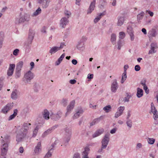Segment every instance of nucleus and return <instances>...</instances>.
I'll return each mask as SVG.
<instances>
[{
    "label": "nucleus",
    "instance_id": "nucleus-1",
    "mask_svg": "<svg viewBox=\"0 0 158 158\" xmlns=\"http://www.w3.org/2000/svg\"><path fill=\"white\" fill-rule=\"evenodd\" d=\"M31 123H24L23 125V127L20 130V132L17 134L16 136V141L19 142L21 141L22 139L26 135L27 133V130Z\"/></svg>",
    "mask_w": 158,
    "mask_h": 158
},
{
    "label": "nucleus",
    "instance_id": "nucleus-2",
    "mask_svg": "<svg viewBox=\"0 0 158 158\" xmlns=\"http://www.w3.org/2000/svg\"><path fill=\"white\" fill-rule=\"evenodd\" d=\"M30 19V15L27 14H22L20 13L19 17H16L15 20V23L16 24H19L25 22H28Z\"/></svg>",
    "mask_w": 158,
    "mask_h": 158
},
{
    "label": "nucleus",
    "instance_id": "nucleus-3",
    "mask_svg": "<svg viewBox=\"0 0 158 158\" xmlns=\"http://www.w3.org/2000/svg\"><path fill=\"white\" fill-rule=\"evenodd\" d=\"M64 135L63 143L65 145H66L71 139L72 130L70 128L66 127L64 129Z\"/></svg>",
    "mask_w": 158,
    "mask_h": 158
},
{
    "label": "nucleus",
    "instance_id": "nucleus-4",
    "mask_svg": "<svg viewBox=\"0 0 158 158\" xmlns=\"http://www.w3.org/2000/svg\"><path fill=\"white\" fill-rule=\"evenodd\" d=\"M34 77L33 73L30 71H29L24 74L23 78V81L26 83L30 84L31 80L33 79Z\"/></svg>",
    "mask_w": 158,
    "mask_h": 158
},
{
    "label": "nucleus",
    "instance_id": "nucleus-5",
    "mask_svg": "<svg viewBox=\"0 0 158 158\" xmlns=\"http://www.w3.org/2000/svg\"><path fill=\"white\" fill-rule=\"evenodd\" d=\"M110 134L109 133L106 134L103 137L101 141L102 145L103 148L106 147V148L110 141Z\"/></svg>",
    "mask_w": 158,
    "mask_h": 158
},
{
    "label": "nucleus",
    "instance_id": "nucleus-6",
    "mask_svg": "<svg viewBox=\"0 0 158 158\" xmlns=\"http://www.w3.org/2000/svg\"><path fill=\"white\" fill-rule=\"evenodd\" d=\"M8 144L7 143H5L2 145L1 148V154L3 157L0 158H6L5 156L8 149Z\"/></svg>",
    "mask_w": 158,
    "mask_h": 158
},
{
    "label": "nucleus",
    "instance_id": "nucleus-7",
    "mask_svg": "<svg viewBox=\"0 0 158 158\" xmlns=\"http://www.w3.org/2000/svg\"><path fill=\"white\" fill-rule=\"evenodd\" d=\"M62 115V112L60 110H59L56 114L52 113L50 115V118L54 120L57 121L60 118Z\"/></svg>",
    "mask_w": 158,
    "mask_h": 158
},
{
    "label": "nucleus",
    "instance_id": "nucleus-8",
    "mask_svg": "<svg viewBox=\"0 0 158 158\" xmlns=\"http://www.w3.org/2000/svg\"><path fill=\"white\" fill-rule=\"evenodd\" d=\"M13 102L7 104L2 109L1 112L4 114H6L13 108Z\"/></svg>",
    "mask_w": 158,
    "mask_h": 158
},
{
    "label": "nucleus",
    "instance_id": "nucleus-9",
    "mask_svg": "<svg viewBox=\"0 0 158 158\" xmlns=\"http://www.w3.org/2000/svg\"><path fill=\"white\" fill-rule=\"evenodd\" d=\"M118 87V85L116 79L114 80L112 82L111 86V90L113 93H115Z\"/></svg>",
    "mask_w": 158,
    "mask_h": 158
},
{
    "label": "nucleus",
    "instance_id": "nucleus-10",
    "mask_svg": "<svg viewBox=\"0 0 158 158\" xmlns=\"http://www.w3.org/2000/svg\"><path fill=\"white\" fill-rule=\"evenodd\" d=\"M75 103V101L73 100L71 102L69 105L68 106L67 108V111L65 114L66 116L69 114L70 113L71 111L73 109Z\"/></svg>",
    "mask_w": 158,
    "mask_h": 158
},
{
    "label": "nucleus",
    "instance_id": "nucleus-11",
    "mask_svg": "<svg viewBox=\"0 0 158 158\" xmlns=\"http://www.w3.org/2000/svg\"><path fill=\"white\" fill-rule=\"evenodd\" d=\"M69 22L68 19L65 17L62 18L60 21V26L62 28H65V26L67 25Z\"/></svg>",
    "mask_w": 158,
    "mask_h": 158
},
{
    "label": "nucleus",
    "instance_id": "nucleus-12",
    "mask_svg": "<svg viewBox=\"0 0 158 158\" xmlns=\"http://www.w3.org/2000/svg\"><path fill=\"white\" fill-rule=\"evenodd\" d=\"M96 3V0H93L91 2L89 6V8L87 10V14H91L94 10L95 7Z\"/></svg>",
    "mask_w": 158,
    "mask_h": 158
},
{
    "label": "nucleus",
    "instance_id": "nucleus-13",
    "mask_svg": "<svg viewBox=\"0 0 158 158\" xmlns=\"http://www.w3.org/2000/svg\"><path fill=\"white\" fill-rule=\"evenodd\" d=\"M76 48L78 50L80 51H83L84 50L85 47L83 40H81L78 42Z\"/></svg>",
    "mask_w": 158,
    "mask_h": 158
},
{
    "label": "nucleus",
    "instance_id": "nucleus-14",
    "mask_svg": "<svg viewBox=\"0 0 158 158\" xmlns=\"http://www.w3.org/2000/svg\"><path fill=\"white\" fill-rule=\"evenodd\" d=\"M50 2V0H38V3L42 4V6L44 8H46L48 7Z\"/></svg>",
    "mask_w": 158,
    "mask_h": 158
},
{
    "label": "nucleus",
    "instance_id": "nucleus-15",
    "mask_svg": "<svg viewBox=\"0 0 158 158\" xmlns=\"http://www.w3.org/2000/svg\"><path fill=\"white\" fill-rule=\"evenodd\" d=\"M150 46L151 49L149 52L148 54H152L156 53V51L155 50V49L157 48V44L155 43H152L151 44Z\"/></svg>",
    "mask_w": 158,
    "mask_h": 158
},
{
    "label": "nucleus",
    "instance_id": "nucleus-16",
    "mask_svg": "<svg viewBox=\"0 0 158 158\" xmlns=\"http://www.w3.org/2000/svg\"><path fill=\"white\" fill-rule=\"evenodd\" d=\"M41 151V145L40 142H39L37 145L35 147L34 149L35 153L38 155Z\"/></svg>",
    "mask_w": 158,
    "mask_h": 158
},
{
    "label": "nucleus",
    "instance_id": "nucleus-17",
    "mask_svg": "<svg viewBox=\"0 0 158 158\" xmlns=\"http://www.w3.org/2000/svg\"><path fill=\"white\" fill-rule=\"evenodd\" d=\"M83 112V110L81 108L77 110L76 113L74 114L73 116V119H75L78 118L80 115L82 114Z\"/></svg>",
    "mask_w": 158,
    "mask_h": 158
},
{
    "label": "nucleus",
    "instance_id": "nucleus-18",
    "mask_svg": "<svg viewBox=\"0 0 158 158\" xmlns=\"http://www.w3.org/2000/svg\"><path fill=\"white\" fill-rule=\"evenodd\" d=\"M104 131L103 129H98L97 130L93 135L92 137L93 138L98 137L102 134Z\"/></svg>",
    "mask_w": 158,
    "mask_h": 158
},
{
    "label": "nucleus",
    "instance_id": "nucleus-19",
    "mask_svg": "<svg viewBox=\"0 0 158 158\" xmlns=\"http://www.w3.org/2000/svg\"><path fill=\"white\" fill-rule=\"evenodd\" d=\"M35 32L31 29H30L28 35V40L32 41L35 35Z\"/></svg>",
    "mask_w": 158,
    "mask_h": 158
},
{
    "label": "nucleus",
    "instance_id": "nucleus-20",
    "mask_svg": "<svg viewBox=\"0 0 158 158\" xmlns=\"http://www.w3.org/2000/svg\"><path fill=\"white\" fill-rule=\"evenodd\" d=\"M32 41L30 40H28V42L26 43L24 45V48L25 49L26 51L27 52H29L30 49L31 47V44Z\"/></svg>",
    "mask_w": 158,
    "mask_h": 158
},
{
    "label": "nucleus",
    "instance_id": "nucleus-21",
    "mask_svg": "<svg viewBox=\"0 0 158 158\" xmlns=\"http://www.w3.org/2000/svg\"><path fill=\"white\" fill-rule=\"evenodd\" d=\"M42 114L43 117L46 120H48L49 118V113L47 109L44 110L42 112Z\"/></svg>",
    "mask_w": 158,
    "mask_h": 158
},
{
    "label": "nucleus",
    "instance_id": "nucleus-22",
    "mask_svg": "<svg viewBox=\"0 0 158 158\" xmlns=\"http://www.w3.org/2000/svg\"><path fill=\"white\" fill-rule=\"evenodd\" d=\"M18 92V90L15 89L14 90L11 95V97L12 99L14 100H16L17 98V94Z\"/></svg>",
    "mask_w": 158,
    "mask_h": 158
},
{
    "label": "nucleus",
    "instance_id": "nucleus-23",
    "mask_svg": "<svg viewBox=\"0 0 158 158\" xmlns=\"http://www.w3.org/2000/svg\"><path fill=\"white\" fill-rule=\"evenodd\" d=\"M102 119V117L101 116L99 118L94 119L91 123H90V126H92L96 124L99 122Z\"/></svg>",
    "mask_w": 158,
    "mask_h": 158
},
{
    "label": "nucleus",
    "instance_id": "nucleus-24",
    "mask_svg": "<svg viewBox=\"0 0 158 158\" xmlns=\"http://www.w3.org/2000/svg\"><path fill=\"white\" fill-rule=\"evenodd\" d=\"M118 19L117 25L118 26H122L124 23V17L123 16H119L118 17Z\"/></svg>",
    "mask_w": 158,
    "mask_h": 158
},
{
    "label": "nucleus",
    "instance_id": "nucleus-25",
    "mask_svg": "<svg viewBox=\"0 0 158 158\" xmlns=\"http://www.w3.org/2000/svg\"><path fill=\"white\" fill-rule=\"evenodd\" d=\"M143 90L142 89L139 88H138L136 94V95L137 97L138 98L141 97L143 95Z\"/></svg>",
    "mask_w": 158,
    "mask_h": 158
},
{
    "label": "nucleus",
    "instance_id": "nucleus-26",
    "mask_svg": "<svg viewBox=\"0 0 158 158\" xmlns=\"http://www.w3.org/2000/svg\"><path fill=\"white\" fill-rule=\"evenodd\" d=\"M148 34L150 36L155 37L157 34L156 30L154 28L152 29L149 31Z\"/></svg>",
    "mask_w": 158,
    "mask_h": 158
},
{
    "label": "nucleus",
    "instance_id": "nucleus-27",
    "mask_svg": "<svg viewBox=\"0 0 158 158\" xmlns=\"http://www.w3.org/2000/svg\"><path fill=\"white\" fill-rule=\"evenodd\" d=\"M90 151L89 148L88 146H86L84 148V150L82 153V155L88 156Z\"/></svg>",
    "mask_w": 158,
    "mask_h": 158
},
{
    "label": "nucleus",
    "instance_id": "nucleus-28",
    "mask_svg": "<svg viewBox=\"0 0 158 158\" xmlns=\"http://www.w3.org/2000/svg\"><path fill=\"white\" fill-rule=\"evenodd\" d=\"M18 112V110L17 109H14L13 114L10 116L8 118V120L10 121L14 119L17 115Z\"/></svg>",
    "mask_w": 158,
    "mask_h": 158
},
{
    "label": "nucleus",
    "instance_id": "nucleus-29",
    "mask_svg": "<svg viewBox=\"0 0 158 158\" xmlns=\"http://www.w3.org/2000/svg\"><path fill=\"white\" fill-rule=\"evenodd\" d=\"M59 50L58 47L54 46L51 48L49 50V52L51 54L54 53Z\"/></svg>",
    "mask_w": 158,
    "mask_h": 158
},
{
    "label": "nucleus",
    "instance_id": "nucleus-30",
    "mask_svg": "<svg viewBox=\"0 0 158 158\" xmlns=\"http://www.w3.org/2000/svg\"><path fill=\"white\" fill-rule=\"evenodd\" d=\"M144 13L143 11H141V12L139 14L137 15V19L138 22L142 19L144 15Z\"/></svg>",
    "mask_w": 158,
    "mask_h": 158
},
{
    "label": "nucleus",
    "instance_id": "nucleus-31",
    "mask_svg": "<svg viewBox=\"0 0 158 158\" xmlns=\"http://www.w3.org/2000/svg\"><path fill=\"white\" fill-rule=\"evenodd\" d=\"M99 3L100 4V8L102 9L104 8L106 4V0H100Z\"/></svg>",
    "mask_w": 158,
    "mask_h": 158
},
{
    "label": "nucleus",
    "instance_id": "nucleus-32",
    "mask_svg": "<svg viewBox=\"0 0 158 158\" xmlns=\"http://www.w3.org/2000/svg\"><path fill=\"white\" fill-rule=\"evenodd\" d=\"M52 149L49 148L48 152L46 153L44 158H50L52 155Z\"/></svg>",
    "mask_w": 158,
    "mask_h": 158
},
{
    "label": "nucleus",
    "instance_id": "nucleus-33",
    "mask_svg": "<svg viewBox=\"0 0 158 158\" xmlns=\"http://www.w3.org/2000/svg\"><path fill=\"white\" fill-rule=\"evenodd\" d=\"M41 12V10L40 8L39 7L38 9L35 11L32 15V16H36L40 14Z\"/></svg>",
    "mask_w": 158,
    "mask_h": 158
},
{
    "label": "nucleus",
    "instance_id": "nucleus-34",
    "mask_svg": "<svg viewBox=\"0 0 158 158\" xmlns=\"http://www.w3.org/2000/svg\"><path fill=\"white\" fill-rule=\"evenodd\" d=\"M20 70L16 69L15 77L16 78H19L21 76Z\"/></svg>",
    "mask_w": 158,
    "mask_h": 158
},
{
    "label": "nucleus",
    "instance_id": "nucleus-35",
    "mask_svg": "<svg viewBox=\"0 0 158 158\" xmlns=\"http://www.w3.org/2000/svg\"><path fill=\"white\" fill-rule=\"evenodd\" d=\"M23 65V62L22 61L19 62L17 64L16 69L21 70Z\"/></svg>",
    "mask_w": 158,
    "mask_h": 158
},
{
    "label": "nucleus",
    "instance_id": "nucleus-36",
    "mask_svg": "<svg viewBox=\"0 0 158 158\" xmlns=\"http://www.w3.org/2000/svg\"><path fill=\"white\" fill-rule=\"evenodd\" d=\"M116 35L114 34H112L111 35V41L114 45L115 44V41L116 40Z\"/></svg>",
    "mask_w": 158,
    "mask_h": 158
},
{
    "label": "nucleus",
    "instance_id": "nucleus-37",
    "mask_svg": "<svg viewBox=\"0 0 158 158\" xmlns=\"http://www.w3.org/2000/svg\"><path fill=\"white\" fill-rule=\"evenodd\" d=\"M52 131L50 129V128L48 129L47 131H45L42 134V136L43 137H44L46 136L47 135L51 133Z\"/></svg>",
    "mask_w": 158,
    "mask_h": 158
},
{
    "label": "nucleus",
    "instance_id": "nucleus-38",
    "mask_svg": "<svg viewBox=\"0 0 158 158\" xmlns=\"http://www.w3.org/2000/svg\"><path fill=\"white\" fill-rule=\"evenodd\" d=\"M111 109V106L110 105L104 107L103 110L105 111L106 112H109Z\"/></svg>",
    "mask_w": 158,
    "mask_h": 158
},
{
    "label": "nucleus",
    "instance_id": "nucleus-39",
    "mask_svg": "<svg viewBox=\"0 0 158 158\" xmlns=\"http://www.w3.org/2000/svg\"><path fill=\"white\" fill-rule=\"evenodd\" d=\"M38 127L37 126H36L33 132V137H35L36 135L38 132Z\"/></svg>",
    "mask_w": 158,
    "mask_h": 158
},
{
    "label": "nucleus",
    "instance_id": "nucleus-40",
    "mask_svg": "<svg viewBox=\"0 0 158 158\" xmlns=\"http://www.w3.org/2000/svg\"><path fill=\"white\" fill-rule=\"evenodd\" d=\"M127 31L129 35L133 33V30L131 26H129L127 27Z\"/></svg>",
    "mask_w": 158,
    "mask_h": 158
},
{
    "label": "nucleus",
    "instance_id": "nucleus-41",
    "mask_svg": "<svg viewBox=\"0 0 158 158\" xmlns=\"http://www.w3.org/2000/svg\"><path fill=\"white\" fill-rule=\"evenodd\" d=\"M155 140L154 139L152 138H148V143L150 144H153L155 142Z\"/></svg>",
    "mask_w": 158,
    "mask_h": 158
},
{
    "label": "nucleus",
    "instance_id": "nucleus-42",
    "mask_svg": "<svg viewBox=\"0 0 158 158\" xmlns=\"http://www.w3.org/2000/svg\"><path fill=\"white\" fill-rule=\"evenodd\" d=\"M68 100L65 98H63L62 100L61 103L64 106H65L67 104Z\"/></svg>",
    "mask_w": 158,
    "mask_h": 158
},
{
    "label": "nucleus",
    "instance_id": "nucleus-43",
    "mask_svg": "<svg viewBox=\"0 0 158 158\" xmlns=\"http://www.w3.org/2000/svg\"><path fill=\"white\" fill-rule=\"evenodd\" d=\"M127 96L125 97L123 101L125 102H128L129 101V99L131 97V95L128 94V93L127 94Z\"/></svg>",
    "mask_w": 158,
    "mask_h": 158
},
{
    "label": "nucleus",
    "instance_id": "nucleus-44",
    "mask_svg": "<svg viewBox=\"0 0 158 158\" xmlns=\"http://www.w3.org/2000/svg\"><path fill=\"white\" fill-rule=\"evenodd\" d=\"M125 36V34L123 32H120L119 33V38L120 39H123Z\"/></svg>",
    "mask_w": 158,
    "mask_h": 158
},
{
    "label": "nucleus",
    "instance_id": "nucleus-45",
    "mask_svg": "<svg viewBox=\"0 0 158 158\" xmlns=\"http://www.w3.org/2000/svg\"><path fill=\"white\" fill-rule=\"evenodd\" d=\"M124 109L125 107L124 106H121L118 108L117 111L122 114H123Z\"/></svg>",
    "mask_w": 158,
    "mask_h": 158
},
{
    "label": "nucleus",
    "instance_id": "nucleus-46",
    "mask_svg": "<svg viewBox=\"0 0 158 158\" xmlns=\"http://www.w3.org/2000/svg\"><path fill=\"white\" fill-rule=\"evenodd\" d=\"M4 33L2 31L0 32V41H4Z\"/></svg>",
    "mask_w": 158,
    "mask_h": 158
},
{
    "label": "nucleus",
    "instance_id": "nucleus-47",
    "mask_svg": "<svg viewBox=\"0 0 158 158\" xmlns=\"http://www.w3.org/2000/svg\"><path fill=\"white\" fill-rule=\"evenodd\" d=\"M126 123L127 126L130 128H131L132 126V122L131 120L129 119L126 122Z\"/></svg>",
    "mask_w": 158,
    "mask_h": 158
},
{
    "label": "nucleus",
    "instance_id": "nucleus-48",
    "mask_svg": "<svg viewBox=\"0 0 158 158\" xmlns=\"http://www.w3.org/2000/svg\"><path fill=\"white\" fill-rule=\"evenodd\" d=\"M14 71L8 69L7 71V75L8 76H11L13 74Z\"/></svg>",
    "mask_w": 158,
    "mask_h": 158
},
{
    "label": "nucleus",
    "instance_id": "nucleus-49",
    "mask_svg": "<svg viewBox=\"0 0 158 158\" xmlns=\"http://www.w3.org/2000/svg\"><path fill=\"white\" fill-rule=\"evenodd\" d=\"M15 67V64H10L8 69L14 71Z\"/></svg>",
    "mask_w": 158,
    "mask_h": 158
},
{
    "label": "nucleus",
    "instance_id": "nucleus-50",
    "mask_svg": "<svg viewBox=\"0 0 158 158\" xmlns=\"http://www.w3.org/2000/svg\"><path fill=\"white\" fill-rule=\"evenodd\" d=\"M64 14L65 15L67 16V18L69 19L70 15H71V13L70 11L68 10H65L64 11Z\"/></svg>",
    "mask_w": 158,
    "mask_h": 158
},
{
    "label": "nucleus",
    "instance_id": "nucleus-51",
    "mask_svg": "<svg viewBox=\"0 0 158 158\" xmlns=\"http://www.w3.org/2000/svg\"><path fill=\"white\" fill-rule=\"evenodd\" d=\"M65 56V53H63L60 56L58 59V60L61 62Z\"/></svg>",
    "mask_w": 158,
    "mask_h": 158
},
{
    "label": "nucleus",
    "instance_id": "nucleus-52",
    "mask_svg": "<svg viewBox=\"0 0 158 158\" xmlns=\"http://www.w3.org/2000/svg\"><path fill=\"white\" fill-rule=\"evenodd\" d=\"M151 112L153 113V114L157 112V110L156 109L155 107L153 108H151Z\"/></svg>",
    "mask_w": 158,
    "mask_h": 158
},
{
    "label": "nucleus",
    "instance_id": "nucleus-53",
    "mask_svg": "<svg viewBox=\"0 0 158 158\" xmlns=\"http://www.w3.org/2000/svg\"><path fill=\"white\" fill-rule=\"evenodd\" d=\"M19 52V50L18 49H16L14 50L13 52V54L15 56H16L18 55V53Z\"/></svg>",
    "mask_w": 158,
    "mask_h": 158
},
{
    "label": "nucleus",
    "instance_id": "nucleus-54",
    "mask_svg": "<svg viewBox=\"0 0 158 158\" xmlns=\"http://www.w3.org/2000/svg\"><path fill=\"white\" fill-rule=\"evenodd\" d=\"M141 69V68L139 65H136L135 66V70L136 71H138Z\"/></svg>",
    "mask_w": 158,
    "mask_h": 158
},
{
    "label": "nucleus",
    "instance_id": "nucleus-55",
    "mask_svg": "<svg viewBox=\"0 0 158 158\" xmlns=\"http://www.w3.org/2000/svg\"><path fill=\"white\" fill-rule=\"evenodd\" d=\"M101 17H99L98 16H97L94 19V23H97L101 19Z\"/></svg>",
    "mask_w": 158,
    "mask_h": 158
},
{
    "label": "nucleus",
    "instance_id": "nucleus-56",
    "mask_svg": "<svg viewBox=\"0 0 158 158\" xmlns=\"http://www.w3.org/2000/svg\"><path fill=\"white\" fill-rule=\"evenodd\" d=\"M122 114L117 111V112L115 113V114L114 117L117 118H118V117L120 116Z\"/></svg>",
    "mask_w": 158,
    "mask_h": 158
},
{
    "label": "nucleus",
    "instance_id": "nucleus-57",
    "mask_svg": "<svg viewBox=\"0 0 158 158\" xmlns=\"http://www.w3.org/2000/svg\"><path fill=\"white\" fill-rule=\"evenodd\" d=\"M56 141H55L54 142L52 143L50 147L49 148L50 149H52V150H54V148L55 147V146L56 145Z\"/></svg>",
    "mask_w": 158,
    "mask_h": 158
},
{
    "label": "nucleus",
    "instance_id": "nucleus-58",
    "mask_svg": "<svg viewBox=\"0 0 158 158\" xmlns=\"http://www.w3.org/2000/svg\"><path fill=\"white\" fill-rule=\"evenodd\" d=\"M73 158H81L80 155L78 153H75L73 155Z\"/></svg>",
    "mask_w": 158,
    "mask_h": 158
},
{
    "label": "nucleus",
    "instance_id": "nucleus-59",
    "mask_svg": "<svg viewBox=\"0 0 158 158\" xmlns=\"http://www.w3.org/2000/svg\"><path fill=\"white\" fill-rule=\"evenodd\" d=\"M127 77V72H124L122 74V78H123L125 80H126Z\"/></svg>",
    "mask_w": 158,
    "mask_h": 158
},
{
    "label": "nucleus",
    "instance_id": "nucleus-60",
    "mask_svg": "<svg viewBox=\"0 0 158 158\" xmlns=\"http://www.w3.org/2000/svg\"><path fill=\"white\" fill-rule=\"evenodd\" d=\"M143 89L145 90V93L148 94L149 93V89L146 85L143 86Z\"/></svg>",
    "mask_w": 158,
    "mask_h": 158
},
{
    "label": "nucleus",
    "instance_id": "nucleus-61",
    "mask_svg": "<svg viewBox=\"0 0 158 158\" xmlns=\"http://www.w3.org/2000/svg\"><path fill=\"white\" fill-rule=\"evenodd\" d=\"M59 126V125H55L53 126H52V127L50 128V129L52 130V131L54 130L55 129H56V128H57Z\"/></svg>",
    "mask_w": 158,
    "mask_h": 158
},
{
    "label": "nucleus",
    "instance_id": "nucleus-62",
    "mask_svg": "<svg viewBox=\"0 0 158 158\" xmlns=\"http://www.w3.org/2000/svg\"><path fill=\"white\" fill-rule=\"evenodd\" d=\"M146 80L145 79H144L142 80L141 82V84L142 85H143V86L146 85Z\"/></svg>",
    "mask_w": 158,
    "mask_h": 158
},
{
    "label": "nucleus",
    "instance_id": "nucleus-63",
    "mask_svg": "<svg viewBox=\"0 0 158 158\" xmlns=\"http://www.w3.org/2000/svg\"><path fill=\"white\" fill-rule=\"evenodd\" d=\"M117 130V129L116 128H114L113 129L110 130V133L111 134H114L116 132Z\"/></svg>",
    "mask_w": 158,
    "mask_h": 158
},
{
    "label": "nucleus",
    "instance_id": "nucleus-64",
    "mask_svg": "<svg viewBox=\"0 0 158 158\" xmlns=\"http://www.w3.org/2000/svg\"><path fill=\"white\" fill-rule=\"evenodd\" d=\"M146 11L152 17L153 16L154 13L152 12L149 10H147Z\"/></svg>",
    "mask_w": 158,
    "mask_h": 158
}]
</instances>
